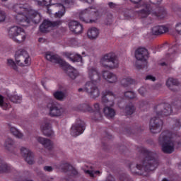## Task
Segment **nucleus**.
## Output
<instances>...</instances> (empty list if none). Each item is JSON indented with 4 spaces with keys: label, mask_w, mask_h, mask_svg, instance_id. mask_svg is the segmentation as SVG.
Listing matches in <instances>:
<instances>
[{
    "label": "nucleus",
    "mask_w": 181,
    "mask_h": 181,
    "mask_svg": "<svg viewBox=\"0 0 181 181\" xmlns=\"http://www.w3.org/2000/svg\"><path fill=\"white\" fill-rule=\"evenodd\" d=\"M135 111H136V107L132 103L127 105L124 109V112L127 115H132Z\"/></svg>",
    "instance_id": "obj_37"
},
{
    "label": "nucleus",
    "mask_w": 181,
    "mask_h": 181,
    "mask_svg": "<svg viewBox=\"0 0 181 181\" xmlns=\"http://www.w3.org/2000/svg\"><path fill=\"white\" fill-rule=\"evenodd\" d=\"M12 10L16 12V21L18 23H20L21 26H25L23 23H29V19L28 18V13H29V8L28 5L22 4H15L12 6Z\"/></svg>",
    "instance_id": "obj_4"
},
{
    "label": "nucleus",
    "mask_w": 181,
    "mask_h": 181,
    "mask_svg": "<svg viewBox=\"0 0 181 181\" xmlns=\"http://www.w3.org/2000/svg\"><path fill=\"white\" fill-rule=\"evenodd\" d=\"M132 4L136 5V8H144L140 11L136 12L139 18L144 19V18H148L151 15V11H152V6L148 5L144 0H130Z\"/></svg>",
    "instance_id": "obj_9"
},
{
    "label": "nucleus",
    "mask_w": 181,
    "mask_h": 181,
    "mask_svg": "<svg viewBox=\"0 0 181 181\" xmlns=\"http://www.w3.org/2000/svg\"><path fill=\"white\" fill-rule=\"evenodd\" d=\"M119 180H120V181H134L126 174H123L122 175H121L119 177Z\"/></svg>",
    "instance_id": "obj_48"
},
{
    "label": "nucleus",
    "mask_w": 181,
    "mask_h": 181,
    "mask_svg": "<svg viewBox=\"0 0 181 181\" xmlns=\"http://www.w3.org/2000/svg\"><path fill=\"white\" fill-rule=\"evenodd\" d=\"M82 107H83V108H86L88 111H90L91 110V107H90V105L87 104L82 105Z\"/></svg>",
    "instance_id": "obj_59"
},
{
    "label": "nucleus",
    "mask_w": 181,
    "mask_h": 181,
    "mask_svg": "<svg viewBox=\"0 0 181 181\" xmlns=\"http://www.w3.org/2000/svg\"><path fill=\"white\" fill-rule=\"evenodd\" d=\"M5 105V102H4V96L0 95V107H4Z\"/></svg>",
    "instance_id": "obj_55"
},
{
    "label": "nucleus",
    "mask_w": 181,
    "mask_h": 181,
    "mask_svg": "<svg viewBox=\"0 0 181 181\" xmlns=\"http://www.w3.org/2000/svg\"><path fill=\"white\" fill-rule=\"evenodd\" d=\"M8 33L9 38L13 39L16 43H22L26 39L25 30L19 26L11 27L8 30Z\"/></svg>",
    "instance_id": "obj_8"
},
{
    "label": "nucleus",
    "mask_w": 181,
    "mask_h": 181,
    "mask_svg": "<svg viewBox=\"0 0 181 181\" xmlns=\"http://www.w3.org/2000/svg\"><path fill=\"white\" fill-rule=\"evenodd\" d=\"M162 2V0H150L151 4H147V5H150L151 6V13L153 18H158L159 19H162L166 16V10L163 7H159V5Z\"/></svg>",
    "instance_id": "obj_10"
},
{
    "label": "nucleus",
    "mask_w": 181,
    "mask_h": 181,
    "mask_svg": "<svg viewBox=\"0 0 181 181\" xmlns=\"http://www.w3.org/2000/svg\"><path fill=\"white\" fill-rule=\"evenodd\" d=\"M124 95L125 98H128L129 100H133V98H135L136 97V94L134 93L132 90H128L124 92Z\"/></svg>",
    "instance_id": "obj_42"
},
{
    "label": "nucleus",
    "mask_w": 181,
    "mask_h": 181,
    "mask_svg": "<svg viewBox=\"0 0 181 181\" xmlns=\"http://www.w3.org/2000/svg\"><path fill=\"white\" fill-rule=\"evenodd\" d=\"M13 168L10 164H7L0 158V173H8L12 172Z\"/></svg>",
    "instance_id": "obj_32"
},
{
    "label": "nucleus",
    "mask_w": 181,
    "mask_h": 181,
    "mask_svg": "<svg viewBox=\"0 0 181 181\" xmlns=\"http://www.w3.org/2000/svg\"><path fill=\"white\" fill-rule=\"evenodd\" d=\"M41 129L43 135L45 136H53V135H54V132L52 130V124H50V121L45 122L44 125L41 126Z\"/></svg>",
    "instance_id": "obj_28"
},
{
    "label": "nucleus",
    "mask_w": 181,
    "mask_h": 181,
    "mask_svg": "<svg viewBox=\"0 0 181 181\" xmlns=\"http://www.w3.org/2000/svg\"><path fill=\"white\" fill-rule=\"evenodd\" d=\"M160 66H168V63H166V62H162V63H160Z\"/></svg>",
    "instance_id": "obj_63"
},
{
    "label": "nucleus",
    "mask_w": 181,
    "mask_h": 181,
    "mask_svg": "<svg viewBox=\"0 0 181 181\" xmlns=\"http://www.w3.org/2000/svg\"><path fill=\"white\" fill-rule=\"evenodd\" d=\"M138 152L143 156L144 158L141 160V164H136L132 168V164H130L129 168L133 175H145L144 173H139L136 170H144L146 173L153 172L159 166V161L155 158L156 153L149 151L144 147H138Z\"/></svg>",
    "instance_id": "obj_1"
},
{
    "label": "nucleus",
    "mask_w": 181,
    "mask_h": 181,
    "mask_svg": "<svg viewBox=\"0 0 181 181\" xmlns=\"http://www.w3.org/2000/svg\"><path fill=\"white\" fill-rule=\"evenodd\" d=\"M38 42H39L40 43H43V42H45V39H43L42 37H40V38L38 39Z\"/></svg>",
    "instance_id": "obj_62"
},
{
    "label": "nucleus",
    "mask_w": 181,
    "mask_h": 181,
    "mask_svg": "<svg viewBox=\"0 0 181 181\" xmlns=\"http://www.w3.org/2000/svg\"><path fill=\"white\" fill-rule=\"evenodd\" d=\"M122 13L125 19H127V21H129V19H134L135 16H138V13H136V11H134L133 10L128 8H124L122 11Z\"/></svg>",
    "instance_id": "obj_33"
},
{
    "label": "nucleus",
    "mask_w": 181,
    "mask_h": 181,
    "mask_svg": "<svg viewBox=\"0 0 181 181\" xmlns=\"http://www.w3.org/2000/svg\"><path fill=\"white\" fill-rule=\"evenodd\" d=\"M28 14L30 16V19L28 18L29 23H30V21L36 24L40 23V21H42V16L37 11H28Z\"/></svg>",
    "instance_id": "obj_27"
},
{
    "label": "nucleus",
    "mask_w": 181,
    "mask_h": 181,
    "mask_svg": "<svg viewBox=\"0 0 181 181\" xmlns=\"http://www.w3.org/2000/svg\"><path fill=\"white\" fill-rule=\"evenodd\" d=\"M7 66L11 67V69H13V70H15V71H18V65H16L13 59H7Z\"/></svg>",
    "instance_id": "obj_41"
},
{
    "label": "nucleus",
    "mask_w": 181,
    "mask_h": 181,
    "mask_svg": "<svg viewBox=\"0 0 181 181\" xmlns=\"http://www.w3.org/2000/svg\"><path fill=\"white\" fill-rule=\"evenodd\" d=\"M175 30L179 33V35H181V23H178L176 24Z\"/></svg>",
    "instance_id": "obj_50"
},
{
    "label": "nucleus",
    "mask_w": 181,
    "mask_h": 181,
    "mask_svg": "<svg viewBox=\"0 0 181 181\" xmlns=\"http://www.w3.org/2000/svg\"><path fill=\"white\" fill-rule=\"evenodd\" d=\"M134 83H135V81L131 77H125L121 80V84L123 87H129V86L134 84Z\"/></svg>",
    "instance_id": "obj_38"
},
{
    "label": "nucleus",
    "mask_w": 181,
    "mask_h": 181,
    "mask_svg": "<svg viewBox=\"0 0 181 181\" xmlns=\"http://www.w3.org/2000/svg\"><path fill=\"white\" fill-rule=\"evenodd\" d=\"M45 58L48 62H51V63L60 64V66L64 69L66 74L71 78V80H76V78L78 77V71L71 66L69 63L66 62V61L62 59L59 55L55 54L52 52H47Z\"/></svg>",
    "instance_id": "obj_2"
},
{
    "label": "nucleus",
    "mask_w": 181,
    "mask_h": 181,
    "mask_svg": "<svg viewBox=\"0 0 181 181\" xmlns=\"http://www.w3.org/2000/svg\"><path fill=\"white\" fill-rule=\"evenodd\" d=\"M100 63L105 69H117L119 66L118 57L114 52L105 54L102 57Z\"/></svg>",
    "instance_id": "obj_7"
},
{
    "label": "nucleus",
    "mask_w": 181,
    "mask_h": 181,
    "mask_svg": "<svg viewBox=\"0 0 181 181\" xmlns=\"http://www.w3.org/2000/svg\"><path fill=\"white\" fill-rule=\"evenodd\" d=\"M9 99L12 101V103H14L15 104H21V103H22V96L13 95L10 96Z\"/></svg>",
    "instance_id": "obj_40"
},
{
    "label": "nucleus",
    "mask_w": 181,
    "mask_h": 181,
    "mask_svg": "<svg viewBox=\"0 0 181 181\" xmlns=\"http://www.w3.org/2000/svg\"><path fill=\"white\" fill-rule=\"evenodd\" d=\"M53 96L58 101H64L66 98V93L63 91H56L53 93Z\"/></svg>",
    "instance_id": "obj_39"
},
{
    "label": "nucleus",
    "mask_w": 181,
    "mask_h": 181,
    "mask_svg": "<svg viewBox=\"0 0 181 181\" xmlns=\"http://www.w3.org/2000/svg\"><path fill=\"white\" fill-rule=\"evenodd\" d=\"M105 181H115V178L112 175H109Z\"/></svg>",
    "instance_id": "obj_57"
},
{
    "label": "nucleus",
    "mask_w": 181,
    "mask_h": 181,
    "mask_svg": "<svg viewBox=\"0 0 181 181\" xmlns=\"http://www.w3.org/2000/svg\"><path fill=\"white\" fill-rule=\"evenodd\" d=\"M139 93L141 95H145L146 94V89L145 87H141L139 89Z\"/></svg>",
    "instance_id": "obj_49"
},
{
    "label": "nucleus",
    "mask_w": 181,
    "mask_h": 181,
    "mask_svg": "<svg viewBox=\"0 0 181 181\" xmlns=\"http://www.w3.org/2000/svg\"><path fill=\"white\" fill-rule=\"evenodd\" d=\"M21 153L28 165H33V163L35 162L33 159V153L30 151V150L22 147L21 148Z\"/></svg>",
    "instance_id": "obj_22"
},
{
    "label": "nucleus",
    "mask_w": 181,
    "mask_h": 181,
    "mask_svg": "<svg viewBox=\"0 0 181 181\" xmlns=\"http://www.w3.org/2000/svg\"><path fill=\"white\" fill-rule=\"evenodd\" d=\"M135 57L139 62H144V64L146 66V60L149 57L148 49L145 48L137 49L135 52Z\"/></svg>",
    "instance_id": "obj_20"
},
{
    "label": "nucleus",
    "mask_w": 181,
    "mask_h": 181,
    "mask_svg": "<svg viewBox=\"0 0 181 181\" xmlns=\"http://www.w3.org/2000/svg\"><path fill=\"white\" fill-rule=\"evenodd\" d=\"M146 80H151V81H155V80H156V78L155 77H153L152 75H148L146 77Z\"/></svg>",
    "instance_id": "obj_54"
},
{
    "label": "nucleus",
    "mask_w": 181,
    "mask_h": 181,
    "mask_svg": "<svg viewBox=\"0 0 181 181\" xmlns=\"http://www.w3.org/2000/svg\"><path fill=\"white\" fill-rule=\"evenodd\" d=\"M82 2H87L88 4H93L94 2V0H80Z\"/></svg>",
    "instance_id": "obj_61"
},
{
    "label": "nucleus",
    "mask_w": 181,
    "mask_h": 181,
    "mask_svg": "<svg viewBox=\"0 0 181 181\" xmlns=\"http://www.w3.org/2000/svg\"><path fill=\"white\" fill-rule=\"evenodd\" d=\"M94 110H95V112H98V111H101V107H100V104L98 103H95L94 105Z\"/></svg>",
    "instance_id": "obj_53"
},
{
    "label": "nucleus",
    "mask_w": 181,
    "mask_h": 181,
    "mask_svg": "<svg viewBox=\"0 0 181 181\" xmlns=\"http://www.w3.org/2000/svg\"><path fill=\"white\" fill-rule=\"evenodd\" d=\"M85 173H86L87 175H89L90 177H94V175H100L101 173L100 172V170L92 171L90 170H87L85 171Z\"/></svg>",
    "instance_id": "obj_46"
},
{
    "label": "nucleus",
    "mask_w": 181,
    "mask_h": 181,
    "mask_svg": "<svg viewBox=\"0 0 181 181\" xmlns=\"http://www.w3.org/2000/svg\"><path fill=\"white\" fill-rule=\"evenodd\" d=\"M10 131L12 135H13L14 136H23L22 132H21V131H19L18 129L15 127H11L10 129Z\"/></svg>",
    "instance_id": "obj_45"
},
{
    "label": "nucleus",
    "mask_w": 181,
    "mask_h": 181,
    "mask_svg": "<svg viewBox=\"0 0 181 181\" xmlns=\"http://www.w3.org/2000/svg\"><path fill=\"white\" fill-rule=\"evenodd\" d=\"M158 142L161 146V149L163 153H173L175 152V137L173 136H160Z\"/></svg>",
    "instance_id": "obj_6"
},
{
    "label": "nucleus",
    "mask_w": 181,
    "mask_h": 181,
    "mask_svg": "<svg viewBox=\"0 0 181 181\" xmlns=\"http://www.w3.org/2000/svg\"><path fill=\"white\" fill-rule=\"evenodd\" d=\"M163 127V120L158 117H153L150 119L149 129L152 134H159Z\"/></svg>",
    "instance_id": "obj_15"
},
{
    "label": "nucleus",
    "mask_w": 181,
    "mask_h": 181,
    "mask_svg": "<svg viewBox=\"0 0 181 181\" xmlns=\"http://www.w3.org/2000/svg\"><path fill=\"white\" fill-rule=\"evenodd\" d=\"M136 67L139 70H141V69H144L145 66H142V64H139L138 62H136Z\"/></svg>",
    "instance_id": "obj_58"
},
{
    "label": "nucleus",
    "mask_w": 181,
    "mask_h": 181,
    "mask_svg": "<svg viewBox=\"0 0 181 181\" xmlns=\"http://www.w3.org/2000/svg\"><path fill=\"white\" fill-rule=\"evenodd\" d=\"M69 28L71 32L78 34L83 32V25L78 21H73L69 22Z\"/></svg>",
    "instance_id": "obj_25"
},
{
    "label": "nucleus",
    "mask_w": 181,
    "mask_h": 181,
    "mask_svg": "<svg viewBox=\"0 0 181 181\" xmlns=\"http://www.w3.org/2000/svg\"><path fill=\"white\" fill-rule=\"evenodd\" d=\"M37 4L40 6H52V0H38Z\"/></svg>",
    "instance_id": "obj_43"
},
{
    "label": "nucleus",
    "mask_w": 181,
    "mask_h": 181,
    "mask_svg": "<svg viewBox=\"0 0 181 181\" xmlns=\"http://www.w3.org/2000/svg\"><path fill=\"white\" fill-rule=\"evenodd\" d=\"M58 169H62L63 172H70V177H74L78 175V172L73 165L66 162H62L61 164L57 167Z\"/></svg>",
    "instance_id": "obj_21"
},
{
    "label": "nucleus",
    "mask_w": 181,
    "mask_h": 181,
    "mask_svg": "<svg viewBox=\"0 0 181 181\" xmlns=\"http://www.w3.org/2000/svg\"><path fill=\"white\" fill-rule=\"evenodd\" d=\"M48 108H49V115L51 117H60L63 115L64 110L63 108L57 106V105H48Z\"/></svg>",
    "instance_id": "obj_23"
},
{
    "label": "nucleus",
    "mask_w": 181,
    "mask_h": 181,
    "mask_svg": "<svg viewBox=\"0 0 181 181\" xmlns=\"http://www.w3.org/2000/svg\"><path fill=\"white\" fill-rule=\"evenodd\" d=\"M92 119H94V121H101L103 119V113H101V111L95 112Z\"/></svg>",
    "instance_id": "obj_44"
},
{
    "label": "nucleus",
    "mask_w": 181,
    "mask_h": 181,
    "mask_svg": "<svg viewBox=\"0 0 181 181\" xmlns=\"http://www.w3.org/2000/svg\"><path fill=\"white\" fill-rule=\"evenodd\" d=\"M88 74L90 81L94 84L101 80V74L98 72V69L95 67L89 66L88 68Z\"/></svg>",
    "instance_id": "obj_19"
},
{
    "label": "nucleus",
    "mask_w": 181,
    "mask_h": 181,
    "mask_svg": "<svg viewBox=\"0 0 181 181\" xmlns=\"http://www.w3.org/2000/svg\"><path fill=\"white\" fill-rule=\"evenodd\" d=\"M115 95L110 90H105L102 93V103L105 105L103 112L107 118H114L115 117V110L110 107H114Z\"/></svg>",
    "instance_id": "obj_3"
},
{
    "label": "nucleus",
    "mask_w": 181,
    "mask_h": 181,
    "mask_svg": "<svg viewBox=\"0 0 181 181\" xmlns=\"http://www.w3.org/2000/svg\"><path fill=\"white\" fill-rule=\"evenodd\" d=\"M103 77L106 81L110 83H117L118 81V77L117 74L110 72V71H103Z\"/></svg>",
    "instance_id": "obj_24"
},
{
    "label": "nucleus",
    "mask_w": 181,
    "mask_h": 181,
    "mask_svg": "<svg viewBox=\"0 0 181 181\" xmlns=\"http://www.w3.org/2000/svg\"><path fill=\"white\" fill-rule=\"evenodd\" d=\"M37 141L44 147H45L46 149H48V151H52L53 149V142H52L50 139H46L45 137H38Z\"/></svg>",
    "instance_id": "obj_30"
},
{
    "label": "nucleus",
    "mask_w": 181,
    "mask_h": 181,
    "mask_svg": "<svg viewBox=\"0 0 181 181\" xmlns=\"http://www.w3.org/2000/svg\"><path fill=\"white\" fill-rule=\"evenodd\" d=\"M65 56L73 63H81L83 64V57L81 54L77 53H67Z\"/></svg>",
    "instance_id": "obj_29"
},
{
    "label": "nucleus",
    "mask_w": 181,
    "mask_h": 181,
    "mask_svg": "<svg viewBox=\"0 0 181 181\" xmlns=\"http://www.w3.org/2000/svg\"><path fill=\"white\" fill-rule=\"evenodd\" d=\"M5 12L0 11V22H4L5 21Z\"/></svg>",
    "instance_id": "obj_51"
},
{
    "label": "nucleus",
    "mask_w": 181,
    "mask_h": 181,
    "mask_svg": "<svg viewBox=\"0 0 181 181\" xmlns=\"http://www.w3.org/2000/svg\"><path fill=\"white\" fill-rule=\"evenodd\" d=\"M4 146L7 151L13 152V149H15V141H13L11 137H8L5 141Z\"/></svg>",
    "instance_id": "obj_34"
},
{
    "label": "nucleus",
    "mask_w": 181,
    "mask_h": 181,
    "mask_svg": "<svg viewBox=\"0 0 181 181\" xmlns=\"http://www.w3.org/2000/svg\"><path fill=\"white\" fill-rule=\"evenodd\" d=\"M79 19L85 23H95L100 19V12L94 8L88 7L79 12Z\"/></svg>",
    "instance_id": "obj_5"
},
{
    "label": "nucleus",
    "mask_w": 181,
    "mask_h": 181,
    "mask_svg": "<svg viewBox=\"0 0 181 181\" xmlns=\"http://www.w3.org/2000/svg\"><path fill=\"white\" fill-rule=\"evenodd\" d=\"M146 104H148V103L142 100L141 103H140V108H142V107H145V105H146Z\"/></svg>",
    "instance_id": "obj_60"
},
{
    "label": "nucleus",
    "mask_w": 181,
    "mask_h": 181,
    "mask_svg": "<svg viewBox=\"0 0 181 181\" xmlns=\"http://www.w3.org/2000/svg\"><path fill=\"white\" fill-rule=\"evenodd\" d=\"M176 53V45L168 49V53L165 55V60L172 62L175 59V54Z\"/></svg>",
    "instance_id": "obj_36"
},
{
    "label": "nucleus",
    "mask_w": 181,
    "mask_h": 181,
    "mask_svg": "<svg viewBox=\"0 0 181 181\" xmlns=\"http://www.w3.org/2000/svg\"><path fill=\"white\" fill-rule=\"evenodd\" d=\"M108 6H109V8H110V9H115V8H117V6H118L115 3L109 2Z\"/></svg>",
    "instance_id": "obj_52"
},
{
    "label": "nucleus",
    "mask_w": 181,
    "mask_h": 181,
    "mask_svg": "<svg viewBox=\"0 0 181 181\" xmlns=\"http://www.w3.org/2000/svg\"><path fill=\"white\" fill-rule=\"evenodd\" d=\"M87 34L89 39H97L100 35V31L97 28L93 27L88 30Z\"/></svg>",
    "instance_id": "obj_35"
},
{
    "label": "nucleus",
    "mask_w": 181,
    "mask_h": 181,
    "mask_svg": "<svg viewBox=\"0 0 181 181\" xmlns=\"http://www.w3.org/2000/svg\"><path fill=\"white\" fill-rule=\"evenodd\" d=\"M62 25V21H50L49 20H45L43 23L40 25V30L42 33H47L49 32V28H57Z\"/></svg>",
    "instance_id": "obj_17"
},
{
    "label": "nucleus",
    "mask_w": 181,
    "mask_h": 181,
    "mask_svg": "<svg viewBox=\"0 0 181 181\" xmlns=\"http://www.w3.org/2000/svg\"><path fill=\"white\" fill-rule=\"evenodd\" d=\"M155 112L158 117H168L173 112L172 106L168 103H161L154 107Z\"/></svg>",
    "instance_id": "obj_14"
},
{
    "label": "nucleus",
    "mask_w": 181,
    "mask_h": 181,
    "mask_svg": "<svg viewBox=\"0 0 181 181\" xmlns=\"http://www.w3.org/2000/svg\"><path fill=\"white\" fill-rule=\"evenodd\" d=\"M86 130V123L78 119L74 123L71 128V135L72 136H78Z\"/></svg>",
    "instance_id": "obj_16"
},
{
    "label": "nucleus",
    "mask_w": 181,
    "mask_h": 181,
    "mask_svg": "<svg viewBox=\"0 0 181 181\" xmlns=\"http://www.w3.org/2000/svg\"><path fill=\"white\" fill-rule=\"evenodd\" d=\"M173 105L175 110H181V100H176L173 103Z\"/></svg>",
    "instance_id": "obj_47"
},
{
    "label": "nucleus",
    "mask_w": 181,
    "mask_h": 181,
    "mask_svg": "<svg viewBox=\"0 0 181 181\" xmlns=\"http://www.w3.org/2000/svg\"><path fill=\"white\" fill-rule=\"evenodd\" d=\"M178 12H181V8H177Z\"/></svg>",
    "instance_id": "obj_64"
},
{
    "label": "nucleus",
    "mask_w": 181,
    "mask_h": 181,
    "mask_svg": "<svg viewBox=\"0 0 181 181\" xmlns=\"http://www.w3.org/2000/svg\"><path fill=\"white\" fill-rule=\"evenodd\" d=\"M169 32V28L165 25H155L151 28V34L153 36H159V35H163Z\"/></svg>",
    "instance_id": "obj_26"
},
{
    "label": "nucleus",
    "mask_w": 181,
    "mask_h": 181,
    "mask_svg": "<svg viewBox=\"0 0 181 181\" xmlns=\"http://www.w3.org/2000/svg\"><path fill=\"white\" fill-rule=\"evenodd\" d=\"M175 124L172 131L165 130L162 132L161 136H179L177 131L180 129L181 127V117L175 119Z\"/></svg>",
    "instance_id": "obj_18"
},
{
    "label": "nucleus",
    "mask_w": 181,
    "mask_h": 181,
    "mask_svg": "<svg viewBox=\"0 0 181 181\" xmlns=\"http://www.w3.org/2000/svg\"><path fill=\"white\" fill-rule=\"evenodd\" d=\"M62 4H53L54 8H59L58 12L55 13V18H62L64 16V13H66V8H71V6L74 5V1L62 0Z\"/></svg>",
    "instance_id": "obj_13"
},
{
    "label": "nucleus",
    "mask_w": 181,
    "mask_h": 181,
    "mask_svg": "<svg viewBox=\"0 0 181 181\" xmlns=\"http://www.w3.org/2000/svg\"><path fill=\"white\" fill-rule=\"evenodd\" d=\"M15 60L19 66H29L30 64V56L25 49H19L16 52Z\"/></svg>",
    "instance_id": "obj_12"
},
{
    "label": "nucleus",
    "mask_w": 181,
    "mask_h": 181,
    "mask_svg": "<svg viewBox=\"0 0 181 181\" xmlns=\"http://www.w3.org/2000/svg\"><path fill=\"white\" fill-rule=\"evenodd\" d=\"M78 93L85 91L90 98L95 99L98 98V97H100V89H98V87L95 83L91 81L86 82L84 88H78Z\"/></svg>",
    "instance_id": "obj_11"
},
{
    "label": "nucleus",
    "mask_w": 181,
    "mask_h": 181,
    "mask_svg": "<svg viewBox=\"0 0 181 181\" xmlns=\"http://www.w3.org/2000/svg\"><path fill=\"white\" fill-rule=\"evenodd\" d=\"M44 170H45L46 172H52L53 170V168H52V166H45Z\"/></svg>",
    "instance_id": "obj_56"
},
{
    "label": "nucleus",
    "mask_w": 181,
    "mask_h": 181,
    "mask_svg": "<svg viewBox=\"0 0 181 181\" xmlns=\"http://www.w3.org/2000/svg\"><path fill=\"white\" fill-rule=\"evenodd\" d=\"M179 85V81L174 78H169L166 81V86L171 91H176V86Z\"/></svg>",
    "instance_id": "obj_31"
}]
</instances>
